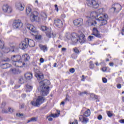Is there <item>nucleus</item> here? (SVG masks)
Returning <instances> with one entry per match:
<instances>
[{
	"label": "nucleus",
	"instance_id": "obj_1",
	"mask_svg": "<svg viewBox=\"0 0 124 124\" xmlns=\"http://www.w3.org/2000/svg\"><path fill=\"white\" fill-rule=\"evenodd\" d=\"M98 15L95 12H92L90 14V16H87L88 20L87 21V23L89 25L91 26H96V21H94L93 22V20H97L100 23V26H105L107 24V19H108V16L107 14L102 15V16H100L98 19Z\"/></svg>",
	"mask_w": 124,
	"mask_h": 124
},
{
	"label": "nucleus",
	"instance_id": "obj_2",
	"mask_svg": "<svg viewBox=\"0 0 124 124\" xmlns=\"http://www.w3.org/2000/svg\"><path fill=\"white\" fill-rule=\"evenodd\" d=\"M41 86L39 87L38 90L40 92V94L43 96H46L49 93V85L51 84L50 81L45 79L40 82Z\"/></svg>",
	"mask_w": 124,
	"mask_h": 124
},
{
	"label": "nucleus",
	"instance_id": "obj_3",
	"mask_svg": "<svg viewBox=\"0 0 124 124\" xmlns=\"http://www.w3.org/2000/svg\"><path fill=\"white\" fill-rule=\"evenodd\" d=\"M66 37L68 39H70L71 36V40L74 42V43H77L78 41H79L80 43H84L86 40V38L85 37V35L81 34L79 36V35L76 33H73L71 34L70 33H67L65 34Z\"/></svg>",
	"mask_w": 124,
	"mask_h": 124
},
{
	"label": "nucleus",
	"instance_id": "obj_4",
	"mask_svg": "<svg viewBox=\"0 0 124 124\" xmlns=\"http://www.w3.org/2000/svg\"><path fill=\"white\" fill-rule=\"evenodd\" d=\"M22 57L20 55H14L11 57V61L13 62V64L17 67H23L25 65V63H23L21 61Z\"/></svg>",
	"mask_w": 124,
	"mask_h": 124
},
{
	"label": "nucleus",
	"instance_id": "obj_5",
	"mask_svg": "<svg viewBox=\"0 0 124 124\" xmlns=\"http://www.w3.org/2000/svg\"><path fill=\"white\" fill-rule=\"evenodd\" d=\"M45 100V98H44V97L39 96L37 98L33 99L32 102V105L35 107L39 106L44 102Z\"/></svg>",
	"mask_w": 124,
	"mask_h": 124
},
{
	"label": "nucleus",
	"instance_id": "obj_6",
	"mask_svg": "<svg viewBox=\"0 0 124 124\" xmlns=\"http://www.w3.org/2000/svg\"><path fill=\"white\" fill-rule=\"evenodd\" d=\"M86 3L88 6L93 8H98L99 3L95 0H86Z\"/></svg>",
	"mask_w": 124,
	"mask_h": 124
},
{
	"label": "nucleus",
	"instance_id": "obj_7",
	"mask_svg": "<svg viewBox=\"0 0 124 124\" xmlns=\"http://www.w3.org/2000/svg\"><path fill=\"white\" fill-rule=\"evenodd\" d=\"M30 40L31 39L29 38H25L23 41H22L19 44V48L22 50H24V49H27L29 46H30Z\"/></svg>",
	"mask_w": 124,
	"mask_h": 124
},
{
	"label": "nucleus",
	"instance_id": "obj_8",
	"mask_svg": "<svg viewBox=\"0 0 124 124\" xmlns=\"http://www.w3.org/2000/svg\"><path fill=\"white\" fill-rule=\"evenodd\" d=\"M41 30L43 31H46L47 32H46V35L49 38L51 37H55V36H54L53 33L51 32V29H49L48 28H47V27L45 26H42L41 27Z\"/></svg>",
	"mask_w": 124,
	"mask_h": 124
},
{
	"label": "nucleus",
	"instance_id": "obj_9",
	"mask_svg": "<svg viewBox=\"0 0 124 124\" xmlns=\"http://www.w3.org/2000/svg\"><path fill=\"white\" fill-rule=\"evenodd\" d=\"M34 71L35 72V76L37 78L38 80L39 81H41L42 79L44 78L43 74L40 73L39 74V69L37 68V66H35V67L34 68Z\"/></svg>",
	"mask_w": 124,
	"mask_h": 124
},
{
	"label": "nucleus",
	"instance_id": "obj_10",
	"mask_svg": "<svg viewBox=\"0 0 124 124\" xmlns=\"http://www.w3.org/2000/svg\"><path fill=\"white\" fill-rule=\"evenodd\" d=\"M9 47L5 49V53H9V52H14V50L16 47V45L13 43L9 44Z\"/></svg>",
	"mask_w": 124,
	"mask_h": 124
},
{
	"label": "nucleus",
	"instance_id": "obj_11",
	"mask_svg": "<svg viewBox=\"0 0 124 124\" xmlns=\"http://www.w3.org/2000/svg\"><path fill=\"white\" fill-rule=\"evenodd\" d=\"M122 9V6L120 4H114L112 5V8L110 9L112 12H119Z\"/></svg>",
	"mask_w": 124,
	"mask_h": 124
},
{
	"label": "nucleus",
	"instance_id": "obj_12",
	"mask_svg": "<svg viewBox=\"0 0 124 124\" xmlns=\"http://www.w3.org/2000/svg\"><path fill=\"white\" fill-rule=\"evenodd\" d=\"M31 32V35L35 37V39H40L41 38V36L37 35L38 33L34 27L32 26Z\"/></svg>",
	"mask_w": 124,
	"mask_h": 124
},
{
	"label": "nucleus",
	"instance_id": "obj_13",
	"mask_svg": "<svg viewBox=\"0 0 124 124\" xmlns=\"http://www.w3.org/2000/svg\"><path fill=\"white\" fill-rule=\"evenodd\" d=\"M57 113L51 114L46 116V119H48L49 122L53 121V118H58L60 116V110H57Z\"/></svg>",
	"mask_w": 124,
	"mask_h": 124
},
{
	"label": "nucleus",
	"instance_id": "obj_14",
	"mask_svg": "<svg viewBox=\"0 0 124 124\" xmlns=\"http://www.w3.org/2000/svg\"><path fill=\"white\" fill-rule=\"evenodd\" d=\"M73 23L76 27H81L84 23V20L82 18H78L74 20Z\"/></svg>",
	"mask_w": 124,
	"mask_h": 124
},
{
	"label": "nucleus",
	"instance_id": "obj_15",
	"mask_svg": "<svg viewBox=\"0 0 124 124\" xmlns=\"http://www.w3.org/2000/svg\"><path fill=\"white\" fill-rule=\"evenodd\" d=\"M23 26V23L20 20H16L13 24L14 29H19Z\"/></svg>",
	"mask_w": 124,
	"mask_h": 124
},
{
	"label": "nucleus",
	"instance_id": "obj_16",
	"mask_svg": "<svg viewBox=\"0 0 124 124\" xmlns=\"http://www.w3.org/2000/svg\"><path fill=\"white\" fill-rule=\"evenodd\" d=\"M2 8L3 12H8V13H10L12 11L11 7H9L7 4H4Z\"/></svg>",
	"mask_w": 124,
	"mask_h": 124
},
{
	"label": "nucleus",
	"instance_id": "obj_17",
	"mask_svg": "<svg viewBox=\"0 0 124 124\" xmlns=\"http://www.w3.org/2000/svg\"><path fill=\"white\" fill-rule=\"evenodd\" d=\"M32 21H35L36 22H39L40 18L38 17V12H33L32 15Z\"/></svg>",
	"mask_w": 124,
	"mask_h": 124
},
{
	"label": "nucleus",
	"instance_id": "obj_18",
	"mask_svg": "<svg viewBox=\"0 0 124 124\" xmlns=\"http://www.w3.org/2000/svg\"><path fill=\"white\" fill-rule=\"evenodd\" d=\"M16 7L17 10L23 11L25 9V4L22 3H18L16 4Z\"/></svg>",
	"mask_w": 124,
	"mask_h": 124
},
{
	"label": "nucleus",
	"instance_id": "obj_19",
	"mask_svg": "<svg viewBox=\"0 0 124 124\" xmlns=\"http://www.w3.org/2000/svg\"><path fill=\"white\" fill-rule=\"evenodd\" d=\"M93 33L92 34L93 35H94L96 37H98V38H100V37H101V34H100L99 31H98V30H97L96 28H93Z\"/></svg>",
	"mask_w": 124,
	"mask_h": 124
},
{
	"label": "nucleus",
	"instance_id": "obj_20",
	"mask_svg": "<svg viewBox=\"0 0 124 124\" xmlns=\"http://www.w3.org/2000/svg\"><path fill=\"white\" fill-rule=\"evenodd\" d=\"M54 25L58 28H62V21L59 19H56L54 20Z\"/></svg>",
	"mask_w": 124,
	"mask_h": 124
},
{
	"label": "nucleus",
	"instance_id": "obj_21",
	"mask_svg": "<svg viewBox=\"0 0 124 124\" xmlns=\"http://www.w3.org/2000/svg\"><path fill=\"white\" fill-rule=\"evenodd\" d=\"M26 13L27 16H31V6L28 5L26 7Z\"/></svg>",
	"mask_w": 124,
	"mask_h": 124
},
{
	"label": "nucleus",
	"instance_id": "obj_22",
	"mask_svg": "<svg viewBox=\"0 0 124 124\" xmlns=\"http://www.w3.org/2000/svg\"><path fill=\"white\" fill-rule=\"evenodd\" d=\"M79 121L82 122L83 124H87L89 122V119L83 115H79Z\"/></svg>",
	"mask_w": 124,
	"mask_h": 124
},
{
	"label": "nucleus",
	"instance_id": "obj_23",
	"mask_svg": "<svg viewBox=\"0 0 124 124\" xmlns=\"http://www.w3.org/2000/svg\"><path fill=\"white\" fill-rule=\"evenodd\" d=\"M25 78L27 81H30L31 80V73H27L25 74Z\"/></svg>",
	"mask_w": 124,
	"mask_h": 124
},
{
	"label": "nucleus",
	"instance_id": "obj_24",
	"mask_svg": "<svg viewBox=\"0 0 124 124\" xmlns=\"http://www.w3.org/2000/svg\"><path fill=\"white\" fill-rule=\"evenodd\" d=\"M0 66L3 69H6V68H8V67H10L11 65H10V64H8V63H1L0 64Z\"/></svg>",
	"mask_w": 124,
	"mask_h": 124
},
{
	"label": "nucleus",
	"instance_id": "obj_25",
	"mask_svg": "<svg viewBox=\"0 0 124 124\" xmlns=\"http://www.w3.org/2000/svg\"><path fill=\"white\" fill-rule=\"evenodd\" d=\"M22 59H23L24 61L25 62H28L30 60V56L27 54H24L22 55Z\"/></svg>",
	"mask_w": 124,
	"mask_h": 124
},
{
	"label": "nucleus",
	"instance_id": "obj_26",
	"mask_svg": "<svg viewBox=\"0 0 124 124\" xmlns=\"http://www.w3.org/2000/svg\"><path fill=\"white\" fill-rule=\"evenodd\" d=\"M39 46H40V48L41 49V50H42L44 52H47V51L48 50V48H47V46H43L40 45Z\"/></svg>",
	"mask_w": 124,
	"mask_h": 124
},
{
	"label": "nucleus",
	"instance_id": "obj_27",
	"mask_svg": "<svg viewBox=\"0 0 124 124\" xmlns=\"http://www.w3.org/2000/svg\"><path fill=\"white\" fill-rule=\"evenodd\" d=\"M91 115V110L90 109H87L84 113V116L85 117H89Z\"/></svg>",
	"mask_w": 124,
	"mask_h": 124
},
{
	"label": "nucleus",
	"instance_id": "obj_28",
	"mask_svg": "<svg viewBox=\"0 0 124 124\" xmlns=\"http://www.w3.org/2000/svg\"><path fill=\"white\" fill-rule=\"evenodd\" d=\"M26 88L29 91L31 92V84L30 82H28L27 84H26Z\"/></svg>",
	"mask_w": 124,
	"mask_h": 124
},
{
	"label": "nucleus",
	"instance_id": "obj_29",
	"mask_svg": "<svg viewBox=\"0 0 124 124\" xmlns=\"http://www.w3.org/2000/svg\"><path fill=\"white\" fill-rule=\"evenodd\" d=\"M105 12V9L104 8H101L97 10L98 14H102V13Z\"/></svg>",
	"mask_w": 124,
	"mask_h": 124
},
{
	"label": "nucleus",
	"instance_id": "obj_30",
	"mask_svg": "<svg viewBox=\"0 0 124 124\" xmlns=\"http://www.w3.org/2000/svg\"><path fill=\"white\" fill-rule=\"evenodd\" d=\"M4 47V42L3 41L0 40V49H3Z\"/></svg>",
	"mask_w": 124,
	"mask_h": 124
},
{
	"label": "nucleus",
	"instance_id": "obj_31",
	"mask_svg": "<svg viewBox=\"0 0 124 124\" xmlns=\"http://www.w3.org/2000/svg\"><path fill=\"white\" fill-rule=\"evenodd\" d=\"M107 114L108 117H109V118H110V117H113V113H112V112H111L110 111H107Z\"/></svg>",
	"mask_w": 124,
	"mask_h": 124
},
{
	"label": "nucleus",
	"instance_id": "obj_32",
	"mask_svg": "<svg viewBox=\"0 0 124 124\" xmlns=\"http://www.w3.org/2000/svg\"><path fill=\"white\" fill-rule=\"evenodd\" d=\"M19 83H20V84H24V83H25V80L24 79V78H21L19 79Z\"/></svg>",
	"mask_w": 124,
	"mask_h": 124
},
{
	"label": "nucleus",
	"instance_id": "obj_33",
	"mask_svg": "<svg viewBox=\"0 0 124 124\" xmlns=\"http://www.w3.org/2000/svg\"><path fill=\"white\" fill-rule=\"evenodd\" d=\"M15 110L13 109V108H8V113H13L14 112Z\"/></svg>",
	"mask_w": 124,
	"mask_h": 124
},
{
	"label": "nucleus",
	"instance_id": "obj_34",
	"mask_svg": "<svg viewBox=\"0 0 124 124\" xmlns=\"http://www.w3.org/2000/svg\"><path fill=\"white\" fill-rule=\"evenodd\" d=\"M90 68H92V69H93L94 67V64H93V62H90Z\"/></svg>",
	"mask_w": 124,
	"mask_h": 124
},
{
	"label": "nucleus",
	"instance_id": "obj_35",
	"mask_svg": "<svg viewBox=\"0 0 124 124\" xmlns=\"http://www.w3.org/2000/svg\"><path fill=\"white\" fill-rule=\"evenodd\" d=\"M16 115L19 118H23L24 115L21 113H16Z\"/></svg>",
	"mask_w": 124,
	"mask_h": 124
},
{
	"label": "nucleus",
	"instance_id": "obj_36",
	"mask_svg": "<svg viewBox=\"0 0 124 124\" xmlns=\"http://www.w3.org/2000/svg\"><path fill=\"white\" fill-rule=\"evenodd\" d=\"M74 51L76 53H77V54H79V49H78V48H77V47H75L74 48Z\"/></svg>",
	"mask_w": 124,
	"mask_h": 124
},
{
	"label": "nucleus",
	"instance_id": "obj_37",
	"mask_svg": "<svg viewBox=\"0 0 124 124\" xmlns=\"http://www.w3.org/2000/svg\"><path fill=\"white\" fill-rule=\"evenodd\" d=\"M70 124H78V122L77 120H75L74 122H71V121H70Z\"/></svg>",
	"mask_w": 124,
	"mask_h": 124
},
{
	"label": "nucleus",
	"instance_id": "obj_38",
	"mask_svg": "<svg viewBox=\"0 0 124 124\" xmlns=\"http://www.w3.org/2000/svg\"><path fill=\"white\" fill-rule=\"evenodd\" d=\"M88 40H89L90 41H92V40H93V36H89V37H88Z\"/></svg>",
	"mask_w": 124,
	"mask_h": 124
},
{
	"label": "nucleus",
	"instance_id": "obj_39",
	"mask_svg": "<svg viewBox=\"0 0 124 124\" xmlns=\"http://www.w3.org/2000/svg\"><path fill=\"white\" fill-rule=\"evenodd\" d=\"M2 113L7 114V113H8V110L5 109H3L2 110Z\"/></svg>",
	"mask_w": 124,
	"mask_h": 124
},
{
	"label": "nucleus",
	"instance_id": "obj_40",
	"mask_svg": "<svg viewBox=\"0 0 124 124\" xmlns=\"http://www.w3.org/2000/svg\"><path fill=\"white\" fill-rule=\"evenodd\" d=\"M42 16V19H46V18H47V15H46L45 13H43Z\"/></svg>",
	"mask_w": 124,
	"mask_h": 124
},
{
	"label": "nucleus",
	"instance_id": "obj_41",
	"mask_svg": "<svg viewBox=\"0 0 124 124\" xmlns=\"http://www.w3.org/2000/svg\"><path fill=\"white\" fill-rule=\"evenodd\" d=\"M37 121V117H33L31 118L32 122H36Z\"/></svg>",
	"mask_w": 124,
	"mask_h": 124
},
{
	"label": "nucleus",
	"instance_id": "obj_42",
	"mask_svg": "<svg viewBox=\"0 0 124 124\" xmlns=\"http://www.w3.org/2000/svg\"><path fill=\"white\" fill-rule=\"evenodd\" d=\"M97 119L98 120H99V121H101V120H102L103 117H102V115H100L97 117Z\"/></svg>",
	"mask_w": 124,
	"mask_h": 124
},
{
	"label": "nucleus",
	"instance_id": "obj_43",
	"mask_svg": "<svg viewBox=\"0 0 124 124\" xmlns=\"http://www.w3.org/2000/svg\"><path fill=\"white\" fill-rule=\"evenodd\" d=\"M101 70H102V71H103V72H105V71L107 70V68L105 67H104L101 69Z\"/></svg>",
	"mask_w": 124,
	"mask_h": 124
},
{
	"label": "nucleus",
	"instance_id": "obj_44",
	"mask_svg": "<svg viewBox=\"0 0 124 124\" xmlns=\"http://www.w3.org/2000/svg\"><path fill=\"white\" fill-rule=\"evenodd\" d=\"M102 81H103V83H107V79H106V78H102Z\"/></svg>",
	"mask_w": 124,
	"mask_h": 124
},
{
	"label": "nucleus",
	"instance_id": "obj_45",
	"mask_svg": "<svg viewBox=\"0 0 124 124\" xmlns=\"http://www.w3.org/2000/svg\"><path fill=\"white\" fill-rule=\"evenodd\" d=\"M40 62L41 63H43V62H44V59H43V58H41L40 59Z\"/></svg>",
	"mask_w": 124,
	"mask_h": 124
},
{
	"label": "nucleus",
	"instance_id": "obj_46",
	"mask_svg": "<svg viewBox=\"0 0 124 124\" xmlns=\"http://www.w3.org/2000/svg\"><path fill=\"white\" fill-rule=\"evenodd\" d=\"M11 71L12 73H14V74H15L16 73V69H12Z\"/></svg>",
	"mask_w": 124,
	"mask_h": 124
},
{
	"label": "nucleus",
	"instance_id": "obj_47",
	"mask_svg": "<svg viewBox=\"0 0 124 124\" xmlns=\"http://www.w3.org/2000/svg\"><path fill=\"white\" fill-rule=\"evenodd\" d=\"M27 28L29 31H31V24H27Z\"/></svg>",
	"mask_w": 124,
	"mask_h": 124
},
{
	"label": "nucleus",
	"instance_id": "obj_48",
	"mask_svg": "<svg viewBox=\"0 0 124 124\" xmlns=\"http://www.w3.org/2000/svg\"><path fill=\"white\" fill-rule=\"evenodd\" d=\"M70 72L71 73H74V72H75V70L74 68H72L70 69Z\"/></svg>",
	"mask_w": 124,
	"mask_h": 124
},
{
	"label": "nucleus",
	"instance_id": "obj_49",
	"mask_svg": "<svg viewBox=\"0 0 124 124\" xmlns=\"http://www.w3.org/2000/svg\"><path fill=\"white\" fill-rule=\"evenodd\" d=\"M117 88L118 89H121V88H122V85L120 84H117Z\"/></svg>",
	"mask_w": 124,
	"mask_h": 124
},
{
	"label": "nucleus",
	"instance_id": "obj_50",
	"mask_svg": "<svg viewBox=\"0 0 124 124\" xmlns=\"http://www.w3.org/2000/svg\"><path fill=\"white\" fill-rule=\"evenodd\" d=\"M6 103L5 102H3L1 104L2 107H4L5 106Z\"/></svg>",
	"mask_w": 124,
	"mask_h": 124
},
{
	"label": "nucleus",
	"instance_id": "obj_51",
	"mask_svg": "<svg viewBox=\"0 0 124 124\" xmlns=\"http://www.w3.org/2000/svg\"><path fill=\"white\" fill-rule=\"evenodd\" d=\"M82 78H81V81H85V79H86V77H85L84 75H82Z\"/></svg>",
	"mask_w": 124,
	"mask_h": 124
},
{
	"label": "nucleus",
	"instance_id": "obj_52",
	"mask_svg": "<svg viewBox=\"0 0 124 124\" xmlns=\"http://www.w3.org/2000/svg\"><path fill=\"white\" fill-rule=\"evenodd\" d=\"M119 123H120V124H124V120L122 119L119 121Z\"/></svg>",
	"mask_w": 124,
	"mask_h": 124
},
{
	"label": "nucleus",
	"instance_id": "obj_53",
	"mask_svg": "<svg viewBox=\"0 0 124 124\" xmlns=\"http://www.w3.org/2000/svg\"><path fill=\"white\" fill-rule=\"evenodd\" d=\"M66 50V48H65V47H63V48H62V52H65V50Z\"/></svg>",
	"mask_w": 124,
	"mask_h": 124
},
{
	"label": "nucleus",
	"instance_id": "obj_54",
	"mask_svg": "<svg viewBox=\"0 0 124 124\" xmlns=\"http://www.w3.org/2000/svg\"><path fill=\"white\" fill-rule=\"evenodd\" d=\"M21 96L23 98H25V97H26V96H27V95L26 94H22Z\"/></svg>",
	"mask_w": 124,
	"mask_h": 124
},
{
	"label": "nucleus",
	"instance_id": "obj_55",
	"mask_svg": "<svg viewBox=\"0 0 124 124\" xmlns=\"http://www.w3.org/2000/svg\"><path fill=\"white\" fill-rule=\"evenodd\" d=\"M109 65L110 66H113V65H114V63L113 62L109 63Z\"/></svg>",
	"mask_w": 124,
	"mask_h": 124
},
{
	"label": "nucleus",
	"instance_id": "obj_56",
	"mask_svg": "<svg viewBox=\"0 0 124 124\" xmlns=\"http://www.w3.org/2000/svg\"><path fill=\"white\" fill-rule=\"evenodd\" d=\"M10 60L8 58H6L4 60V62H9Z\"/></svg>",
	"mask_w": 124,
	"mask_h": 124
},
{
	"label": "nucleus",
	"instance_id": "obj_57",
	"mask_svg": "<svg viewBox=\"0 0 124 124\" xmlns=\"http://www.w3.org/2000/svg\"><path fill=\"white\" fill-rule=\"evenodd\" d=\"M85 93V94H88V92L85 91L83 93Z\"/></svg>",
	"mask_w": 124,
	"mask_h": 124
},
{
	"label": "nucleus",
	"instance_id": "obj_58",
	"mask_svg": "<svg viewBox=\"0 0 124 124\" xmlns=\"http://www.w3.org/2000/svg\"><path fill=\"white\" fill-rule=\"evenodd\" d=\"M20 108H21V109H23V108H24V105H21L20 106Z\"/></svg>",
	"mask_w": 124,
	"mask_h": 124
},
{
	"label": "nucleus",
	"instance_id": "obj_59",
	"mask_svg": "<svg viewBox=\"0 0 124 124\" xmlns=\"http://www.w3.org/2000/svg\"><path fill=\"white\" fill-rule=\"evenodd\" d=\"M53 66L54 67H57V63H55Z\"/></svg>",
	"mask_w": 124,
	"mask_h": 124
},
{
	"label": "nucleus",
	"instance_id": "obj_60",
	"mask_svg": "<svg viewBox=\"0 0 124 124\" xmlns=\"http://www.w3.org/2000/svg\"><path fill=\"white\" fill-rule=\"evenodd\" d=\"M95 65H97V66L99 65V64H98V62H95Z\"/></svg>",
	"mask_w": 124,
	"mask_h": 124
},
{
	"label": "nucleus",
	"instance_id": "obj_61",
	"mask_svg": "<svg viewBox=\"0 0 124 124\" xmlns=\"http://www.w3.org/2000/svg\"><path fill=\"white\" fill-rule=\"evenodd\" d=\"M55 9L57 12H59V8H55Z\"/></svg>",
	"mask_w": 124,
	"mask_h": 124
},
{
	"label": "nucleus",
	"instance_id": "obj_62",
	"mask_svg": "<svg viewBox=\"0 0 124 124\" xmlns=\"http://www.w3.org/2000/svg\"><path fill=\"white\" fill-rule=\"evenodd\" d=\"M2 53H1V52H0V57H2Z\"/></svg>",
	"mask_w": 124,
	"mask_h": 124
},
{
	"label": "nucleus",
	"instance_id": "obj_63",
	"mask_svg": "<svg viewBox=\"0 0 124 124\" xmlns=\"http://www.w3.org/2000/svg\"><path fill=\"white\" fill-rule=\"evenodd\" d=\"M35 3H37H37H38V1L37 0H36L35 1Z\"/></svg>",
	"mask_w": 124,
	"mask_h": 124
},
{
	"label": "nucleus",
	"instance_id": "obj_64",
	"mask_svg": "<svg viewBox=\"0 0 124 124\" xmlns=\"http://www.w3.org/2000/svg\"><path fill=\"white\" fill-rule=\"evenodd\" d=\"M61 104H62V105H63V104H64V102H62L61 103Z\"/></svg>",
	"mask_w": 124,
	"mask_h": 124
}]
</instances>
